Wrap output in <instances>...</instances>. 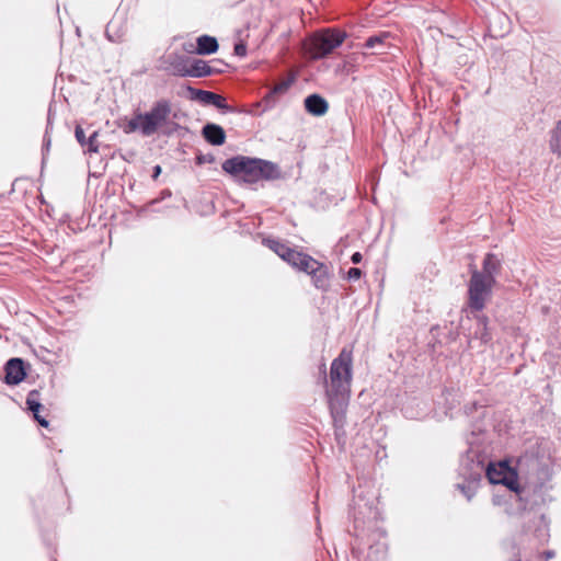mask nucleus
<instances>
[{"label":"nucleus","mask_w":561,"mask_h":561,"mask_svg":"<svg viewBox=\"0 0 561 561\" xmlns=\"http://www.w3.org/2000/svg\"><path fill=\"white\" fill-rule=\"evenodd\" d=\"M552 557H553V552H551V551L546 552V558L547 559H550Z\"/></svg>","instance_id":"bb28decb"},{"label":"nucleus","mask_w":561,"mask_h":561,"mask_svg":"<svg viewBox=\"0 0 561 561\" xmlns=\"http://www.w3.org/2000/svg\"><path fill=\"white\" fill-rule=\"evenodd\" d=\"M76 138H77V140L79 141V144L81 146L85 145L84 131H83V129L80 126L76 127Z\"/></svg>","instance_id":"5701e85b"},{"label":"nucleus","mask_w":561,"mask_h":561,"mask_svg":"<svg viewBox=\"0 0 561 561\" xmlns=\"http://www.w3.org/2000/svg\"><path fill=\"white\" fill-rule=\"evenodd\" d=\"M176 73L181 76H190V77H205L211 73L210 67L206 64V61L201 59H195L191 64L188 68H175Z\"/></svg>","instance_id":"1a4fd4ad"},{"label":"nucleus","mask_w":561,"mask_h":561,"mask_svg":"<svg viewBox=\"0 0 561 561\" xmlns=\"http://www.w3.org/2000/svg\"><path fill=\"white\" fill-rule=\"evenodd\" d=\"M499 266V261L493 254H488L483 262V271L480 272L485 278H494V273Z\"/></svg>","instance_id":"dca6fc26"},{"label":"nucleus","mask_w":561,"mask_h":561,"mask_svg":"<svg viewBox=\"0 0 561 561\" xmlns=\"http://www.w3.org/2000/svg\"><path fill=\"white\" fill-rule=\"evenodd\" d=\"M360 275H362V272L357 267H352L347 273V276L350 279H358L360 277Z\"/></svg>","instance_id":"b1692460"},{"label":"nucleus","mask_w":561,"mask_h":561,"mask_svg":"<svg viewBox=\"0 0 561 561\" xmlns=\"http://www.w3.org/2000/svg\"><path fill=\"white\" fill-rule=\"evenodd\" d=\"M479 324L481 325L480 339L483 343H488L491 340V334L488 330V318L482 316L478 318Z\"/></svg>","instance_id":"a211bd4d"},{"label":"nucleus","mask_w":561,"mask_h":561,"mask_svg":"<svg viewBox=\"0 0 561 561\" xmlns=\"http://www.w3.org/2000/svg\"><path fill=\"white\" fill-rule=\"evenodd\" d=\"M352 381V352L343 348L332 362L330 371L331 386L328 389L329 405L334 423L342 422L347 404Z\"/></svg>","instance_id":"f257e3e1"},{"label":"nucleus","mask_w":561,"mask_h":561,"mask_svg":"<svg viewBox=\"0 0 561 561\" xmlns=\"http://www.w3.org/2000/svg\"><path fill=\"white\" fill-rule=\"evenodd\" d=\"M96 138H98V131H94L88 139L87 144H88V149L90 152H98Z\"/></svg>","instance_id":"412c9836"},{"label":"nucleus","mask_w":561,"mask_h":561,"mask_svg":"<svg viewBox=\"0 0 561 561\" xmlns=\"http://www.w3.org/2000/svg\"><path fill=\"white\" fill-rule=\"evenodd\" d=\"M26 404L30 411L33 412L34 419L42 425V426H48V422L43 419L38 413L43 405L38 401V392L37 391H31L26 399Z\"/></svg>","instance_id":"ddd939ff"},{"label":"nucleus","mask_w":561,"mask_h":561,"mask_svg":"<svg viewBox=\"0 0 561 561\" xmlns=\"http://www.w3.org/2000/svg\"><path fill=\"white\" fill-rule=\"evenodd\" d=\"M25 377L23 362L20 358H12L5 366V381L9 385H18Z\"/></svg>","instance_id":"6e6552de"},{"label":"nucleus","mask_w":561,"mask_h":561,"mask_svg":"<svg viewBox=\"0 0 561 561\" xmlns=\"http://www.w3.org/2000/svg\"><path fill=\"white\" fill-rule=\"evenodd\" d=\"M119 126L126 134H131L137 130H140L142 133V114L135 115L131 119L126 121L124 124H121Z\"/></svg>","instance_id":"2eb2a0df"},{"label":"nucleus","mask_w":561,"mask_h":561,"mask_svg":"<svg viewBox=\"0 0 561 561\" xmlns=\"http://www.w3.org/2000/svg\"><path fill=\"white\" fill-rule=\"evenodd\" d=\"M305 106L307 111L313 115L320 116L328 111V103L324 99L319 95H309L305 100Z\"/></svg>","instance_id":"9b49d317"},{"label":"nucleus","mask_w":561,"mask_h":561,"mask_svg":"<svg viewBox=\"0 0 561 561\" xmlns=\"http://www.w3.org/2000/svg\"><path fill=\"white\" fill-rule=\"evenodd\" d=\"M344 41V34L334 31H327L318 34L312 39L313 56L316 58L330 54Z\"/></svg>","instance_id":"0eeeda50"},{"label":"nucleus","mask_w":561,"mask_h":561,"mask_svg":"<svg viewBox=\"0 0 561 561\" xmlns=\"http://www.w3.org/2000/svg\"><path fill=\"white\" fill-rule=\"evenodd\" d=\"M234 54L239 57H244L247 55V46L243 42L234 45Z\"/></svg>","instance_id":"4be33fe9"},{"label":"nucleus","mask_w":561,"mask_h":561,"mask_svg":"<svg viewBox=\"0 0 561 561\" xmlns=\"http://www.w3.org/2000/svg\"><path fill=\"white\" fill-rule=\"evenodd\" d=\"M199 95L205 103L213 104L218 108L226 107V100L221 95L208 91H201Z\"/></svg>","instance_id":"f3484780"},{"label":"nucleus","mask_w":561,"mask_h":561,"mask_svg":"<svg viewBox=\"0 0 561 561\" xmlns=\"http://www.w3.org/2000/svg\"><path fill=\"white\" fill-rule=\"evenodd\" d=\"M494 278H485L479 271H473L469 282V307L473 310H482L492 295Z\"/></svg>","instance_id":"20e7f679"},{"label":"nucleus","mask_w":561,"mask_h":561,"mask_svg":"<svg viewBox=\"0 0 561 561\" xmlns=\"http://www.w3.org/2000/svg\"><path fill=\"white\" fill-rule=\"evenodd\" d=\"M486 477L492 484H503L516 494L522 491L517 472L508 466L507 461L490 463L486 468Z\"/></svg>","instance_id":"39448f33"},{"label":"nucleus","mask_w":561,"mask_h":561,"mask_svg":"<svg viewBox=\"0 0 561 561\" xmlns=\"http://www.w3.org/2000/svg\"><path fill=\"white\" fill-rule=\"evenodd\" d=\"M203 135L208 142L215 146L222 145L226 139L224 129L215 124H207L203 129Z\"/></svg>","instance_id":"9d476101"},{"label":"nucleus","mask_w":561,"mask_h":561,"mask_svg":"<svg viewBox=\"0 0 561 561\" xmlns=\"http://www.w3.org/2000/svg\"><path fill=\"white\" fill-rule=\"evenodd\" d=\"M160 171H161L160 167L159 165L156 167L154 178L159 175Z\"/></svg>","instance_id":"a878e982"},{"label":"nucleus","mask_w":561,"mask_h":561,"mask_svg":"<svg viewBox=\"0 0 561 561\" xmlns=\"http://www.w3.org/2000/svg\"><path fill=\"white\" fill-rule=\"evenodd\" d=\"M222 169L237 180L245 183H255L263 179H274L278 174L275 164L243 156L226 160L222 163Z\"/></svg>","instance_id":"7ed1b4c3"},{"label":"nucleus","mask_w":561,"mask_h":561,"mask_svg":"<svg viewBox=\"0 0 561 561\" xmlns=\"http://www.w3.org/2000/svg\"><path fill=\"white\" fill-rule=\"evenodd\" d=\"M291 81L290 80H285V81H282L279 83H277L274 89H273V92L275 94H282L284 92H286L290 85Z\"/></svg>","instance_id":"aec40b11"},{"label":"nucleus","mask_w":561,"mask_h":561,"mask_svg":"<svg viewBox=\"0 0 561 561\" xmlns=\"http://www.w3.org/2000/svg\"><path fill=\"white\" fill-rule=\"evenodd\" d=\"M218 49V43L215 37L203 35L197 38L196 53L199 55H210Z\"/></svg>","instance_id":"f8f14e48"},{"label":"nucleus","mask_w":561,"mask_h":561,"mask_svg":"<svg viewBox=\"0 0 561 561\" xmlns=\"http://www.w3.org/2000/svg\"><path fill=\"white\" fill-rule=\"evenodd\" d=\"M362 261V254L359 252H355L353 255H352V262L354 264H358L359 262Z\"/></svg>","instance_id":"393cba45"},{"label":"nucleus","mask_w":561,"mask_h":561,"mask_svg":"<svg viewBox=\"0 0 561 561\" xmlns=\"http://www.w3.org/2000/svg\"><path fill=\"white\" fill-rule=\"evenodd\" d=\"M264 244L293 267L311 275L317 288L324 289L329 286L328 271L317 260L305 253L291 250L277 240L266 239L264 240Z\"/></svg>","instance_id":"f03ea898"},{"label":"nucleus","mask_w":561,"mask_h":561,"mask_svg":"<svg viewBox=\"0 0 561 561\" xmlns=\"http://www.w3.org/2000/svg\"><path fill=\"white\" fill-rule=\"evenodd\" d=\"M549 147L554 154L561 158V121L557 123L551 131Z\"/></svg>","instance_id":"4468645a"},{"label":"nucleus","mask_w":561,"mask_h":561,"mask_svg":"<svg viewBox=\"0 0 561 561\" xmlns=\"http://www.w3.org/2000/svg\"><path fill=\"white\" fill-rule=\"evenodd\" d=\"M388 34L383 33L381 35L371 36L366 42V47L368 48H377L379 45H382L385 41L388 38Z\"/></svg>","instance_id":"6ab92c4d"},{"label":"nucleus","mask_w":561,"mask_h":561,"mask_svg":"<svg viewBox=\"0 0 561 561\" xmlns=\"http://www.w3.org/2000/svg\"><path fill=\"white\" fill-rule=\"evenodd\" d=\"M171 113V106L167 101L158 102L149 113L142 114V135L151 136L167 122Z\"/></svg>","instance_id":"423d86ee"}]
</instances>
